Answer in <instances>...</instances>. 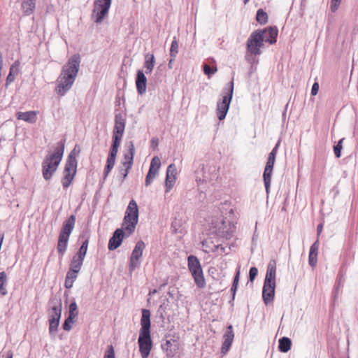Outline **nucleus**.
<instances>
[{"instance_id":"1","label":"nucleus","mask_w":358,"mask_h":358,"mask_svg":"<svg viewBox=\"0 0 358 358\" xmlns=\"http://www.w3.org/2000/svg\"><path fill=\"white\" fill-rule=\"evenodd\" d=\"M126 120L121 113L115 115V125L113 130L112 144L104 167L103 179L105 180L114 167L118 149L124 132Z\"/></svg>"},{"instance_id":"2","label":"nucleus","mask_w":358,"mask_h":358,"mask_svg":"<svg viewBox=\"0 0 358 358\" xmlns=\"http://www.w3.org/2000/svg\"><path fill=\"white\" fill-rule=\"evenodd\" d=\"M278 30L276 27H268L263 29L253 31L247 41V50L251 54L258 55L261 54L260 48L264 42L274 44L277 41Z\"/></svg>"},{"instance_id":"3","label":"nucleus","mask_w":358,"mask_h":358,"mask_svg":"<svg viewBox=\"0 0 358 358\" xmlns=\"http://www.w3.org/2000/svg\"><path fill=\"white\" fill-rule=\"evenodd\" d=\"M150 311L148 309H142L141 319V329L138 340L139 351L142 358H148L152 347L150 336Z\"/></svg>"},{"instance_id":"4","label":"nucleus","mask_w":358,"mask_h":358,"mask_svg":"<svg viewBox=\"0 0 358 358\" xmlns=\"http://www.w3.org/2000/svg\"><path fill=\"white\" fill-rule=\"evenodd\" d=\"M65 143V139L59 141L54 152L44 159L42 163V174L45 180H50L56 172L64 155Z\"/></svg>"},{"instance_id":"5","label":"nucleus","mask_w":358,"mask_h":358,"mask_svg":"<svg viewBox=\"0 0 358 358\" xmlns=\"http://www.w3.org/2000/svg\"><path fill=\"white\" fill-rule=\"evenodd\" d=\"M276 277L275 261H270L267 266L266 277L262 289V298L266 305L272 302L274 299Z\"/></svg>"},{"instance_id":"6","label":"nucleus","mask_w":358,"mask_h":358,"mask_svg":"<svg viewBox=\"0 0 358 358\" xmlns=\"http://www.w3.org/2000/svg\"><path fill=\"white\" fill-rule=\"evenodd\" d=\"M76 219V215H71L62 224L57 245V253L61 258L67 250L69 237L73 230Z\"/></svg>"},{"instance_id":"7","label":"nucleus","mask_w":358,"mask_h":358,"mask_svg":"<svg viewBox=\"0 0 358 358\" xmlns=\"http://www.w3.org/2000/svg\"><path fill=\"white\" fill-rule=\"evenodd\" d=\"M138 206L134 199H131L126 209L123 219L122 228L127 231L126 237L129 236L135 231L138 222Z\"/></svg>"},{"instance_id":"8","label":"nucleus","mask_w":358,"mask_h":358,"mask_svg":"<svg viewBox=\"0 0 358 358\" xmlns=\"http://www.w3.org/2000/svg\"><path fill=\"white\" fill-rule=\"evenodd\" d=\"M75 148L67 157L61 182L64 189H67L73 182L77 173L78 161L76 157Z\"/></svg>"},{"instance_id":"9","label":"nucleus","mask_w":358,"mask_h":358,"mask_svg":"<svg viewBox=\"0 0 358 358\" xmlns=\"http://www.w3.org/2000/svg\"><path fill=\"white\" fill-rule=\"evenodd\" d=\"M234 78L222 89V100L217 103V116L220 120L225 118L229 109L230 103L234 94Z\"/></svg>"},{"instance_id":"10","label":"nucleus","mask_w":358,"mask_h":358,"mask_svg":"<svg viewBox=\"0 0 358 358\" xmlns=\"http://www.w3.org/2000/svg\"><path fill=\"white\" fill-rule=\"evenodd\" d=\"M187 266L196 285L199 288H203L206 286L203 270L199 259L194 255H189L187 257Z\"/></svg>"},{"instance_id":"11","label":"nucleus","mask_w":358,"mask_h":358,"mask_svg":"<svg viewBox=\"0 0 358 358\" xmlns=\"http://www.w3.org/2000/svg\"><path fill=\"white\" fill-rule=\"evenodd\" d=\"M111 5V0H96L92 10V18L96 23L103 21L104 17L108 14Z\"/></svg>"},{"instance_id":"12","label":"nucleus","mask_w":358,"mask_h":358,"mask_svg":"<svg viewBox=\"0 0 358 358\" xmlns=\"http://www.w3.org/2000/svg\"><path fill=\"white\" fill-rule=\"evenodd\" d=\"M80 55L74 54L68 59L67 63L62 66L61 73L66 76L71 75L76 78L80 69Z\"/></svg>"},{"instance_id":"13","label":"nucleus","mask_w":358,"mask_h":358,"mask_svg":"<svg viewBox=\"0 0 358 358\" xmlns=\"http://www.w3.org/2000/svg\"><path fill=\"white\" fill-rule=\"evenodd\" d=\"M145 243L143 241H138L132 251L131 255L129 259V269L133 271L140 266L139 259L143 255V251L145 249Z\"/></svg>"},{"instance_id":"14","label":"nucleus","mask_w":358,"mask_h":358,"mask_svg":"<svg viewBox=\"0 0 358 358\" xmlns=\"http://www.w3.org/2000/svg\"><path fill=\"white\" fill-rule=\"evenodd\" d=\"M76 78L71 75H63L60 73L58 80L59 83L57 86V93L61 96H64L72 87Z\"/></svg>"},{"instance_id":"15","label":"nucleus","mask_w":358,"mask_h":358,"mask_svg":"<svg viewBox=\"0 0 358 358\" xmlns=\"http://www.w3.org/2000/svg\"><path fill=\"white\" fill-rule=\"evenodd\" d=\"M127 231H124V228H118L115 230L113 236L110 238L108 241V248L110 251H113L119 248L126 236Z\"/></svg>"},{"instance_id":"16","label":"nucleus","mask_w":358,"mask_h":358,"mask_svg":"<svg viewBox=\"0 0 358 358\" xmlns=\"http://www.w3.org/2000/svg\"><path fill=\"white\" fill-rule=\"evenodd\" d=\"M161 166L160 159L155 156L154 157L150 163V166L148 170V173L145 178V185L146 187H148L153 181V179L158 174L159 169Z\"/></svg>"},{"instance_id":"17","label":"nucleus","mask_w":358,"mask_h":358,"mask_svg":"<svg viewBox=\"0 0 358 358\" xmlns=\"http://www.w3.org/2000/svg\"><path fill=\"white\" fill-rule=\"evenodd\" d=\"M177 169L174 164H171L167 167L166 180H165V188L166 192H169L173 187L176 180Z\"/></svg>"},{"instance_id":"18","label":"nucleus","mask_w":358,"mask_h":358,"mask_svg":"<svg viewBox=\"0 0 358 358\" xmlns=\"http://www.w3.org/2000/svg\"><path fill=\"white\" fill-rule=\"evenodd\" d=\"M50 302L53 305L51 309V313H49L50 320H60L62 311V300L57 297H53L50 300Z\"/></svg>"},{"instance_id":"19","label":"nucleus","mask_w":358,"mask_h":358,"mask_svg":"<svg viewBox=\"0 0 358 358\" xmlns=\"http://www.w3.org/2000/svg\"><path fill=\"white\" fill-rule=\"evenodd\" d=\"M223 338L224 341L222 345L221 352L226 354L229 351L234 338V333L231 324L227 326V331L224 334Z\"/></svg>"},{"instance_id":"20","label":"nucleus","mask_w":358,"mask_h":358,"mask_svg":"<svg viewBox=\"0 0 358 358\" xmlns=\"http://www.w3.org/2000/svg\"><path fill=\"white\" fill-rule=\"evenodd\" d=\"M161 348L168 358H173L179 350L178 343L176 340H173V342L166 340L162 343Z\"/></svg>"},{"instance_id":"21","label":"nucleus","mask_w":358,"mask_h":358,"mask_svg":"<svg viewBox=\"0 0 358 358\" xmlns=\"http://www.w3.org/2000/svg\"><path fill=\"white\" fill-rule=\"evenodd\" d=\"M126 146L127 148V152L124 154V161L122 164L125 167L131 168L134 163V157L135 155V147L133 141L127 143Z\"/></svg>"},{"instance_id":"22","label":"nucleus","mask_w":358,"mask_h":358,"mask_svg":"<svg viewBox=\"0 0 358 358\" xmlns=\"http://www.w3.org/2000/svg\"><path fill=\"white\" fill-rule=\"evenodd\" d=\"M136 86L138 94L142 95L146 92L147 78L142 70H138L136 73Z\"/></svg>"},{"instance_id":"23","label":"nucleus","mask_w":358,"mask_h":358,"mask_svg":"<svg viewBox=\"0 0 358 358\" xmlns=\"http://www.w3.org/2000/svg\"><path fill=\"white\" fill-rule=\"evenodd\" d=\"M38 111L29 110L26 112H17L15 116L17 120H23L29 124H34L37 120Z\"/></svg>"},{"instance_id":"24","label":"nucleus","mask_w":358,"mask_h":358,"mask_svg":"<svg viewBox=\"0 0 358 358\" xmlns=\"http://www.w3.org/2000/svg\"><path fill=\"white\" fill-rule=\"evenodd\" d=\"M320 246L319 240L317 239L310 246L309 255H308V264L312 268H315L317 263V255Z\"/></svg>"},{"instance_id":"25","label":"nucleus","mask_w":358,"mask_h":358,"mask_svg":"<svg viewBox=\"0 0 358 358\" xmlns=\"http://www.w3.org/2000/svg\"><path fill=\"white\" fill-rule=\"evenodd\" d=\"M144 58L143 67L145 69V73L150 74L155 66V57L153 54L148 52L145 55Z\"/></svg>"},{"instance_id":"26","label":"nucleus","mask_w":358,"mask_h":358,"mask_svg":"<svg viewBox=\"0 0 358 358\" xmlns=\"http://www.w3.org/2000/svg\"><path fill=\"white\" fill-rule=\"evenodd\" d=\"M202 245L206 248V252H215L220 250V254L225 252V247L221 244L215 245L213 242L208 243V241H202Z\"/></svg>"},{"instance_id":"27","label":"nucleus","mask_w":358,"mask_h":358,"mask_svg":"<svg viewBox=\"0 0 358 358\" xmlns=\"http://www.w3.org/2000/svg\"><path fill=\"white\" fill-rule=\"evenodd\" d=\"M21 6L24 15H29L35 9L36 0H23Z\"/></svg>"},{"instance_id":"28","label":"nucleus","mask_w":358,"mask_h":358,"mask_svg":"<svg viewBox=\"0 0 358 358\" xmlns=\"http://www.w3.org/2000/svg\"><path fill=\"white\" fill-rule=\"evenodd\" d=\"M278 350L280 352L286 353L292 347V341L288 337H282L279 339Z\"/></svg>"},{"instance_id":"29","label":"nucleus","mask_w":358,"mask_h":358,"mask_svg":"<svg viewBox=\"0 0 358 358\" xmlns=\"http://www.w3.org/2000/svg\"><path fill=\"white\" fill-rule=\"evenodd\" d=\"M272 173L273 169H268L264 168V171L263 173V180L266 192L267 194L269 192L270 190Z\"/></svg>"},{"instance_id":"30","label":"nucleus","mask_w":358,"mask_h":358,"mask_svg":"<svg viewBox=\"0 0 358 358\" xmlns=\"http://www.w3.org/2000/svg\"><path fill=\"white\" fill-rule=\"evenodd\" d=\"M83 261V259H80L78 257L74 255L71 260L69 269L79 273L82 268Z\"/></svg>"},{"instance_id":"31","label":"nucleus","mask_w":358,"mask_h":358,"mask_svg":"<svg viewBox=\"0 0 358 358\" xmlns=\"http://www.w3.org/2000/svg\"><path fill=\"white\" fill-rule=\"evenodd\" d=\"M256 20L261 25L266 24L268 21V14L262 8L258 9L256 14Z\"/></svg>"},{"instance_id":"32","label":"nucleus","mask_w":358,"mask_h":358,"mask_svg":"<svg viewBox=\"0 0 358 358\" xmlns=\"http://www.w3.org/2000/svg\"><path fill=\"white\" fill-rule=\"evenodd\" d=\"M7 285V275L6 272L1 271L0 272V294L2 296H6L8 294V291L6 289Z\"/></svg>"},{"instance_id":"33","label":"nucleus","mask_w":358,"mask_h":358,"mask_svg":"<svg viewBox=\"0 0 358 358\" xmlns=\"http://www.w3.org/2000/svg\"><path fill=\"white\" fill-rule=\"evenodd\" d=\"M240 278V267H238L236 271V274L234 278L233 283L231 287V292L232 294L231 300H234L236 292L237 290L238 282Z\"/></svg>"},{"instance_id":"34","label":"nucleus","mask_w":358,"mask_h":358,"mask_svg":"<svg viewBox=\"0 0 358 358\" xmlns=\"http://www.w3.org/2000/svg\"><path fill=\"white\" fill-rule=\"evenodd\" d=\"M60 320H50L49 322V334L50 336H55L57 331Z\"/></svg>"},{"instance_id":"35","label":"nucleus","mask_w":358,"mask_h":358,"mask_svg":"<svg viewBox=\"0 0 358 358\" xmlns=\"http://www.w3.org/2000/svg\"><path fill=\"white\" fill-rule=\"evenodd\" d=\"M78 315V306L75 301H72L69 305V315L72 318H76Z\"/></svg>"},{"instance_id":"36","label":"nucleus","mask_w":358,"mask_h":358,"mask_svg":"<svg viewBox=\"0 0 358 358\" xmlns=\"http://www.w3.org/2000/svg\"><path fill=\"white\" fill-rule=\"evenodd\" d=\"M178 52V43L176 37L172 41L170 48V56L172 58H175Z\"/></svg>"},{"instance_id":"37","label":"nucleus","mask_w":358,"mask_h":358,"mask_svg":"<svg viewBox=\"0 0 358 358\" xmlns=\"http://www.w3.org/2000/svg\"><path fill=\"white\" fill-rule=\"evenodd\" d=\"M344 139V138L340 139L338 143L334 146V155L337 158H340L341 157V150L343 149L342 143Z\"/></svg>"},{"instance_id":"38","label":"nucleus","mask_w":358,"mask_h":358,"mask_svg":"<svg viewBox=\"0 0 358 358\" xmlns=\"http://www.w3.org/2000/svg\"><path fill=\"white\" fill-rule=\"evenodd\" d=\"M80 238L84 239L81 245H84L85 248H88L89 241L90 238V231L88 229H85L83 231L80 236Z\"/></svg>"},{"instance_id":"39","label":"nucleus","mask_w":358,"mask_h":358,"mask_svg":"<svg viewBox=\"0 0 358 358\" xmlns=\"http://www.w3.org/2000/svg\"><path fill=\"white\" fill-rule=\"evenodd\" d=\"M75 322L76 320L74 318L68 316L62 324L63 329L66 331H69L72 329V324Z\"/></svg>"},{"instance_id":"40","label":"nucleus","mask_w":358,"mask_h":358,"mask_svg":"<svg viewBox=\"0 0 358 358\" xmlns=\"http://www.w3.org/2000/svg\"><path fill=\"white\" fill-rule=\"evenodd\" d=\"M341 286V282L339 280V281H338L336 282V285L334 287V291H333V294H333L332 295V300H333L334 304L336 303V302L337 301V300L338 299L339 291H340Z\"/></svg>"},{"instance_id":"41","label":"nucleus","mask_w":358,"mask_h":358,"mask_svg":"<svg viewBox=\"0 0 358 358\" xmlns=\"http://www.w3.org/2000/svg\"><path fill=\"white\" fill-rule=\"evenodd\" d=\"M235 227L233 225L227 231H220V235L225 239H230L234 234Z\"/></svg>"},{"instance_id":"42","label":"nucleus","mask_w":358,"mask_h":358,"mask_svg":"<svg viewBox=\"0 0 358 358\" xmlns=\"http://www.w3.org/2000/svg\"><path fill=\"white\" fill-rule=\"evenodd\" d=\"M217 71V69L216 66L211 67L208 64H204L203 65V72L206 75H207L208 77L215 73V72Z\"/></svg>"},{"instance_id":"43","label":"nucleus","mask_w":358,"mask_h":358,"mask_svg":"<svg viewBox=\"0 0 358 358\" xmlns=\"http://www.w3.org/2000/svg\"><path fill=\"white\" fill-rule=\"evenodd\" d=\"M258 274V270L256 267L253 266L250 268L248 281L252 282Z\"/></svg>"},{"instance_id":"44","label":"nucleus","mask_w":358,"mask_h":358,"mask_svg":"<svg viewBox=\"0 0 358 358\" xmlns=\"http://www.w3.org/2000/svg\"><path fill=\"white\" fill-rule=\"evenodd\" d=\"M166 307L164 305H160L157 311V316L162 320V322L165 320Z\"/></svg>"},{"instance_id":"45","label":"nucleus","mask_w":358,"mask_h":358,"mask_svg":"<svg viewBox=\"0 0 358 358\" xmlns=\"http://www.w3.org/2000/svg\"><path fill=\"white\" fill-rule=\"evenodd\" d=\"M280 142H281V139L279 138L278 141H277L275 145L272 149L271 152L268 154L269 157H273V158L275 159L277 153H278V148H279L280 145Z\"/></svg>"},{"instance_id":"46","label":"nucleus","mask_w":358,"mask_h":358,"mask_svg":"<svg viewBox=\"0 0 358 358\" xmlns=\"http://www.w3.org/2000/svg\"><path fill=\"white\" fill-rule=\"evenodd\" d=\"M87 251V248L84 247V245H81L79 248L78 252L75 255L80 259H85L86 253Z\"/></svg>"},{"instance_id":"47","label":"nucleus","mask_w":358,"mask_h":358,"mask_svg":"<svg viewBox=\"0 0 358 358\" xmlns=\"http://www.w3.org/2000/svg\"><path fill=\"white\" fill-rule=\"evenodd\" d=\"M104 358H115V351L112 345L108 346V349L104 355Z\"/></svg>"},{"instance_id":"48","label":"nucleus","mask_w":358,"mask_h":358,"mask_svg":"<svg viewBox=\"0 0 358 358\" xmlns=\"http://www.w3.org/2000/svg\"><path fill=\"white\" fill-rule=\"evenodd\" d=\"M78 273L77 271L69 269L66 275V278L75 281L78 277Z\"/></svg>"},{"instance_id":"49","label":"nucleus","mask_w":358,"mask_h":358,"mask_svg":"<svg viewBox=\"0 0 358 358\" xmlns=\"http://www.w3.org/2000/svg\"><path fill=\"white\" fill-rule=\"evenodd\" d=\"M13 66H12L10 67L9 73H8L7 78H6V87H7L11 83H13L14 81V80H15V76L13 74Z\"/></svg>"},{"instance_id":"50","label":"nucleus","mask_w":358,"mask_h":358,"mask_svg":"<svg viewBox=\"0 0 358 358\" xmlns=\"http://www.w3.org/2000/svg\"><path fill=\"white\" fill-rule=\"evenodd\" d=\"M341 0H331L330 8L332 12H335L338 10Z\"/></svg>"},{"instance_id":"51","label":"nucleus","mask_w":358,"mask_h":358,"mask_svg":"<svg viewBox=\"0 0 358 358\" xmlns=\"http://www.w3.org/2000/svg\"><path fill=\"white\" fill-rule=\"evenodd\" d=\"M275 162V158L271 157L268 156L266 166H265V169H273V166H274Z\"/></svg>"},{"instance_id":"52","label":"nucleus","mask_w":358,"mask_h":358,"mask_svg":"<svg viewBox=\"0 0 358 358\" xmlns=\"http://www.w3.org/2000/svg\"><path fill=\"white\" fill-rule=\"evenodd\" d=\"M131 169V168L125 167V169H122V170L120 171L121 174H122V180H121V182H124V180H125V178L127 177L128 173H129V171H130V169Z\"/></svg>"},{"instance_id":"53","label":"nucleus","mask_w":358,"mask_h":358,"mask_svg":"<svg viewBox=\"0 0 358 358\" xmlns=\"http://www.w3.org/2000/svg\"><path fill=\"white\" fill-rule=\"evenodd\" d=\"M159 145V140L157 137H153L150 141V146L153 150H155Z\"/></svg>"},{"instance_id":"54","label":"nucleus","mask_w":358,"mask_h":358,"mask_svg":"<svg viewBox=\"0 0 358 358\" xmlns=\"http://www.w3.org/2000/svg\"><path fill=\"white\" fill-rule=\"evenodd\" d=\"M318 90H319V84L317 83H315L312 86L311 94L313 96H315L317 94Z\"/></svg>"},{"instance_id":"55","label":"nucleus","mask_w":358,"mask_h":358,"mask_svg":"<svg viewBox=\"0 0 358 358\" xmlns=\"http://www.w3.org/2000/svg\"><path fill=\"white\" fill-rule=\"evenodd\" d=\"M74 281L65 278L64 286L66 289H71L73 287Z\"/></svg>"},{"instance_id":"56","label":"nucleus","mask_w":358,"mask_h":358,"mask_svg":"<svg viewBox=\"0 0 358 358\" xmlns=\"http://www.w3.org/2000/svg\"><path fill=\"white\" fill-rule=\"evenodd\" d=\"M322 229H323V224L322 223H320L317 227V239H318V240H319V236L322 231Z\"/></svg>"},{"instance_id":"57","label":"nucleus","mask_w":358,"mask_h":358,"mask_svg":"<svg viewBox=\"0 0 358 358\" xmlns=\"http://www.w3.org/2000/svg\"><path fill=\"white\" fill-rule=\"evenodd\" d=\"M2 358H13V352L9 350L6 355H3Z\"/></svg>"},{"instance_id":"58","label":"nucleus","mask_w":358,"mask_h":358,"mask_svg":"<svg viewBox=\"0 0 358 358\" xmlns=\"http://www.w3.org/2000/svg\"><path fill=\"white\" fill-rule=\"evenodd\" d=\"M3 55L2 53L0 52V71H1V69L3 68Z\"/></svg>"},{"instance_id":"59","label":"nucleus","mask_w":358,"mask_h":358,"mask_svg":"<svg viewBox=\"0 0 358 358\" xmlns=\"http://www.w3.org/2000/svg\"><path fill=\"white\" fill-rule=\"evenodd\" d=\"M287 107H288V103L286 104L285 106V110H284V112L282 113V117H285V115H286V113H287Z\"/></svg>"},{"instance_id":"60","label":"nucleus","mask_w":358,"mask_h":358,"mask_svg":"<svg viewBox=\"0 0 358 358\" xmlns=\"http://www.w3.org/2000/svg\"><path fill=\"white\" fill-rule=\"evenodd\" d=\"M173 59H174V58H172V57H171V59L169 60V64H168V65H169V69H171V68H172L171 64H172V62H173Z\"/></svg>"},{"instance_id":"61","label":"nucleus","mask_w":358,"mask_h":358,"mask_svg":"<svg viewBox=\"0 0 358 358\" xmlns=\"http://www.w3.org/2000/svg\"><path fill=\"white\" fill-rule=\"evenodd\" d=\"M166 285V282L160 285L159 289H162L163 287H164Z\"/></svg>"},{"instance_id":"62","label":"nucleus","mask_w":358,"mask_h":358,"mask_svg":"<svg viewBox=\"0 0 358 358\" xmlns=\"http://www.w3.org/2000/svg\"><path fill=\"white\" fill-rule=\"evenodd\" d=\"M243 1L244 4H247L250 0H243Z\"/></svg>"},{"instance_id":"63","label":"nucleus","mask_w":358,"mask_h":358,"mask_svg":"<svg viewBox=\"0 0 358 358\" xmlns=\"http://www.w3.org/2000/svg\"><path fill=\"white\" fill-rule=\"evenodd\" d=\"M156 292H157L156 289L153 290V292H152V293H154V294L156 293Z\"/></svg>"},{"instance_id":"64","label":"nucleus","mask_w":358,"mask_h":358,"mask_svg":"<svg viewBox=\"0 0 358 358\" xmlns=\"http://www.w3.org/2000/svg\"><path fill=\"white\" fill-rule=\"evenodd\" d=\"M348 358H349V357H348Z\"/></svg>"}]
</instances>
